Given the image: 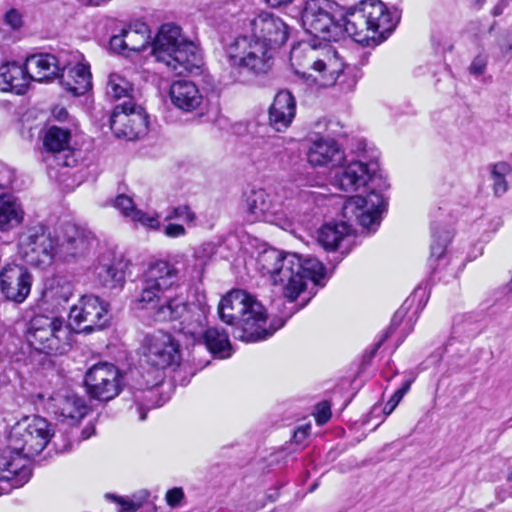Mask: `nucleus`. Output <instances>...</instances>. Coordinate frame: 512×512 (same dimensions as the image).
I'll return each instance as SVG.
<instances>
[{
    "label": "nucleus",
    "instance_id": "f257e3e1",
    "mask_svg": "<svg viewBox=\"0 0 512 512\" xmlns=\"http://www.w3.org/2000/svg\"><path fill=\"white\" fill-rule=\"evenodd\" d=\"M338 5L330 0H307L301 21L304 30L313 37L338 41L347 33L365 46L378 45L395 29L399 14L391 12L381 0H363L336 19Z\"/></svg>",
    "mask_w": 512,
    "mask_h": 512
},
{
    "label": "nucleus",
    "instance_id": "f03ea898",
    "mask_svg": "<svg viewBox=\"0 0 512 512\" xmlns=\"http://www.w3.org/2000/svg\"><path fill=\"white\" fill-rule=\"evenodd\" d=\"M52 436L50 423L40 416H27L16 422L7 446L0 450V481L10 482L12 488L26 484L32 475L31 458L43 451Z\"/></svg>",
    "mask_w": 512,
    "mask_h": 512
},
{
    "label": "nucleus",
    "instance_id": "7ed1b4c3",
    "mask_svg": "<svg viewBox=\"0 0 512 512\" xmlns=\"http://www.w3.org/2000/svg\"><path fill=\"white\" fill-rule=\"evenodd\" d=\"M257 269L269 276L274 285H281L285 298L293 302L305 289L307 281L324 286V265L314 257L283 253L269 247L262 250L256 260Z\"/></svg>",
    "mask_w": 512,
    "mask_h": 512
},
{
    "label": "nucleus",
    "instance_id": "20e7f679",
    "mask_svg": "<svg viewBox=\"0 0 512 512\" xmlns=\"http://www.w3.org/2000/svg\"><path fill=\"white\" fill-rule=\"evenodd\" d=\"M386 205L382 193L374 190L366 196L350 197L342 208L345 221L323 225L317 233L318 244L326 251L339 249L342 253H348L353 238L351 222L355 220L369 232H374L380 225Z\"/></svg>",
    "mask_w": 512,
    "mask_h": 512
},
{
    "label": "nucleus",
    "instance_id": "39448f33",
    "mask_svg": "<svg viewBox=\"0 0 512 512\" xmlns=\"http://www.w3.org/2000/svg\"><path fill=\"white\" fill-rule=\"evenodd\" d=\"M218 315L221 321L235 326V338L247 343L265 340L285 324V320L276 319L267 325L266 309L245 290H232L222 297Z\"/></svg>",
    "mask_w": 512,
    "mask_h": 512
},
{
    "label": "nucleus",
    "instance_id": "423d86ee",
    "mask_svg": "<svg viewBox=\"0 0 512 512\" xmlns=\"http://www.w3.org/2000/svg\"><path fill=\"white\" fill-rule=\"evenodd\" d=\"M151 53L156 61L163 63L178 75L199 69L202 58L197 46L182 35L175 24H163L151 44Z\"/></svg>",
    "mask_w": 512,
    "mask_h": 512
},
{
    "label": "nucleus",
    "instance_id": "0eeeda50",
    "mask_svg": "<svg viewBox=\"0 0 512 512\" xmlns=\"http://www.w3.org/2000/svg\"><path fill=\"white\" fill-rule=\"evenodd\" d=\"M275 49L241 33L225 46V57L230 68L237 73L236 81L248 77L267 75L274 65Z\"/></svg>",
    "mask_w": 512,
    "mask_h": 512
},
{
    "label": "nucleus",
    "instance_id": "6e6552de",
    "mask_svg": "<svg viewBox=\"0 0 512 512\" xmlns=\"http://www.w3.org/2000/svg\"><path fill=\"white\" fill-rule=\"evenodd\" d=\"M290 62L295 74L309 85L332 86L343 70V64L335 56L329 52L320 56L316 46L307 43L292 48Z\"/></svg>",
    "mask_w": 512,
    "mask_h": 512
},
{
    "label": "nucleus",
    "instance_id": "1a4fd4ad",
    "mask_svg": "<svg viewBox=\"0 0 512 512\" xmlns=\"http://www.w3.org/2000/svg\"><path fill=\"white\" fill-rule=\"evenodd\" d=\"M58 236L46 225L26 227L18 238V254L29 265L45 267L57 256Z\"/></svg>",
    "mask_w": 512,
    "mask_h": 512
},
{
    "label": "nucleus",
    "instance_id": "9d476101",
    "mask_svg": "<svg viewBox=\"0 0 512 512\" xmlns=\"http://www.w3.org/2000/svg\"><path fill=\"white\" fill-rule=\"evenodd\" d=\"M71 331L62 318L36 315L30 321L29 342L46 354H63L70 347Z\"/></svg>",
    "mask_w": 512,
    "mask_h": 512
},
{
    "label": "nucleus",
    "instance_id": "9b49d317",
    "mask_svg": "<svg viewBox=\"0 0 512 512\" xmlns=\"http://www.w3.org/2000/svg\"><path fill=\"white\" fill-rule=\"evenodd\" d=\"M179 270L168 261L158 260L148 265L143 273L141 291L137 297L140 308H148L177 285Z\"/></svg>",
    "mask_w": 512,
    "mask_h": 512
},
{
    "label": "nucleus",
    "instance_id": "f8f14e48",
    "mask_svg": "<svg viewBox=\"0 0 512 512\" xmlns=\"http://www.w3.org/2000/svg\"><path fill=\"white\" fill-rule=\"evenodd\" d=\"M109 304L100 297L83 295L69 311L68 327L75 333L89 334L103 329L109 322Z\"/></svg>",
    "mask_w": 512,
    "mask_h": 512
},
{
    "label": "nucleus",
    "instance_id": "ddd939ff",
    "mask_svg": "<svg viewBox=\"0 0 512 512\" xmlns=\"http://www.w3.org/2000/svg\"><path fill=\"white\" fill-rule=\"evenodd\" d=\"M141 361L157 371L177 367L181 361L178 342L168 333L157 331L146 335L140 347Z\"/></svg>",
    "mask_w": 512,
    "mask_h": 512
},
{
    "label": "nucleus",
    "instance_id": "4468645a",
    "mask_svg": "<svg viewBox=\"0 0 512 512\" xmlns=\"http://www.w3.org/2000/svg\"><path fill=\"white\" fill-rule=\"evenodd\" d=\"M242 33L258 42L276 49L286 43L289 36L287 24L277 15L261 11L241 20Z\"/></svg>",
    "mask_w": 512,
    "mask_h": 512
},
{
    "label": "nucleus",
    "instance_id": "2eb2a0df",
    "mask_svg": "<svg viewBox=\"0 0 512 512\" xmlns=\"http://www.w3.org/2000/svg\"><path fill=\"white\" fill-rule=\"evenodd\" d=\"M84 385L87 394L92 399L107 402L117 397L121 392L122 374L111 363H97L85 373Z\"/></svg>",
    "mask_w": 512,
    "mask_h": 512
},
{
    "label": "nucleus",
    "instance_id": "dca6fc26",
    "mask_svg": "<svg viewBox=\"0 0 512 512\" xmlns=\"http://www.w3.org/2000/svg\"><path fill=\"white\" fill-rule=\"evenodd\" d=\"M109 122L116 137L130 141L139 139L148 130V118L143 108L131 101L115 106Z\"/></svg>",
    "mask_w": 512,
    "mask_h": 512
},
{
    "label": "nucleus",
    "instance_id": "f3484780",
    "mask_svg": "<svg viewBox=\"0 0 512 512\" xmlns=\"http://www.w3.org/2000/svg\"><path fill=\"white\" fill-rule=\"evenodd\" d=\"M32 275L23 266L6 265L0 272V292L11 302L23 303L30 294Z\"/></svg>",
    "mask_w": 512,
    "mask_h": 512
},
{
    "label": "nucleus",
    "instance_id": "a211bd4d",
    "mask_svg": "<svg viewBox=\"0 0 512 512\" xmlns=\"http://www.w3.org/2000/svg\"><path fill=\"white\" fill-rule=\"evenodd\" d=\"M378 164L353 161L334 174L333 185L345 192H354L376 178Z\"/></svg>",
    "mask_w": 512,
    "mask_h": 512
},
{
    "label": "nucleus",
    "instance_id": "6ab92c4d",
    "mask_svg": "<svg viewBox=\"0 0 512 512\" xmlns=\"http://www.w3.org/2000/svg\"><path fill=\"white\" fill-rule=\"evenodd\" d=\"M246 220L250 223L267 221L276 215L280 209V203L273 193L265 189H252L245 198Z\"/></svg>",
    "mask_w": 512,
    "mask_h": 512
},
{
    "label": "nucleus",
    "instance_id": "aec40b11",
    "mask_svg": "<svg viewBox=\"0 0 512 512\" xmlns=\"http://www.w3.org/2000/svg\"><path fill=\"white\" fill-rule=\"evenodd\" d=\"M345 153L333 139L319 138L312 142L307 152V161L312 167L340 166Z\"/></svg>",
    "mask_w": 512,
    "mask_h": 512
},
{
    "label": "nucleus",
    "instance_id": "412c9836",
    "mask_svg": "<svg viewBox=\"0 0 512 512\" xmlns=\"http://www.w3.org/2000/svg\"><path fill=\"white\" fill-rule=\"evenodd\" d=\"M31 81H46L59 78L61 71H65L67 64L61 58L49 53H37L25 59Z\"/></svg>",
    "mask_w": 512,
    "mask_h": 512
},
{
    "label": "nucleus",
    "instance_id": "4be33fe9",
    "mask_svg": "<svg viewBox=\"0 0 512 512\" xmlns=\"http://www.w3.org/2000/svg\"><path fill=\"white\" fill-rule=\"evenodd\" d=\"M57 246V256L67 260L84 256L90 249V241L75 225L66 224L63 226L62 236H58Z\"/></svg>",
    "mask_w": 512,
    "mask_h": 512
},
{
    "label": "nucleus",
    "instance_id": "5701e85b",
    "mask_svg": "<svg viewBox=\"0 0 512 512\" xmlns=\"http://www.w3.org/2000/svg\"><path fill=\"white\" fill-rule=\"evenodd\" d=\"M296 114V102L293 95L287 91H279L269 109V124L278 132L286 130Z\"/></svg>",
    "mask_w": 512,
    "mask_h": 512
},
{
    "label": "nucleus",
    "instance_id": "b1692460",
    "mask_svg": "<svg viewBox=\"0 0 512 512\" xmlns=\"http://www.w3.org/2000/svg\"><path fill=\"white\" fill-rule=\"evenodd\" d=\"M209 307L200 303L188 304L183 316L179 319V331L187 338H190L194 343L207 329V315Z\"/></svg>",
    "mask_w": 512,
    "mask_h": 512
},
{
    "label": "nucleus",
    "instance_id": "393cba45",
    "mask_svg": "<svg viewBox=\"0 0 512 512\" xmlns=\"http://www.w3.org/2000/svg\"><path fill=\"white\" fill-rule=\"evenodd\" d=\"M31 82V75L27 66L12 61L0 66V89L4 92H13L17 95L26 93Z\"/></svg>",
    "mask_w": 512,
    "mask_h": 512
},
{
    "label": "nucleus",
    "instance_id": "a878e982",
    "mask_svg": "<svg viewBox=\"0 0 512 512\" xmlns=\"http://www.w3.org/2000/svg\"><path fill=\"white\" fill-rule=\"evenodd\" d=\"M169 94L172 104L184 112L196 110L203 101L198 87L187 80L174 81Z\"/></svg>",
    "mask_w": 512,
    "mask_h": 512
},
{
    "label": "nucleus",
    "instance_id": "bb28decb",
    "mask_svg": "<svg viewBox=\"0 0 512 512\" xmlns=\"http://www.w3.org/2000/svg\"><path fill=\"white\" fill-rule=\"evenodd\" d=\"M53 400L56 408L55 413L67 425L73 426L87 414L88 407L86 402L77 394L67 393L65 395H58Z\"/></svg>",
    "mask_w": 512,
    "mask_h": 512
},
{
    "label": "nucleus",
    "instance_id": "cd10ccee",
    "mask_svg": "<svg viewBox=\"0 0 512 512\" xmlns=\"http://www.w3.org/2000/svg\"><path fill=\"white\" fill-rule=\"evenodd\" d=\"M60 82L75 96L85 94L92 86L89 66L78 63L73 67L67 65L66 70L61 71Z\"/></svg>",
    "mask_w": 512,
    "mask_h": 512
},
{
    "label": "nucleus",
    "instance_id": "c85d7f7f",
    "mask_svg": "<svg viewBox=\"0 0 512 512\" xmlns=\"http://www.w3.org/2000/svg\"><path fill=\"white\" fill-rule=\"evenodd\" d=\"M127 263L114 260L110 263H100L95 267L97 281L110 290H120L125 284Z\"/></svg>",
    "mask_w": 512,
    "mask_h": 512
},
{
    "label": "nucleus",
    "instance_id": "c756f323",
    "mask_svg": "<svg viewBox=\"0 0 512 512\" xmlns=\"http://www.w3.org/2000/svg\"><path fill=\"white\" fill-rule=\"evenodd\" d=\"M196 343L204 344L215 356L225 359L231 356L232 347L227 332L217 327L207 328Z\"/></svg>",
    "mask_w": 512,
    "mask_h": 512
},
{
    "label": "nucleus",
    "instance_id": "7c9ffc66",
    "mask_svg": "<svg viewBox=\"0 0 512 512\" xmlns=\"http://www.w3.org/2000/svg\"><path fill=\"white\" fill-rule=\"evenodd\" d=\"M154 317L157 321H172L179 320L183 313L186 311L188 304L181 296L168 297L166 294L160 299L159 302L151 304L149 307H156Z\"/></svg>",
    "mask_w": 512,
    "mask_h": 512
},
{
    "label": "nucleus",
    "instance_id": "2f4dec72",
    "mask_svg": "<svg viewBox=\"0 0 512 512\" xmlns=\"http://www.w3.org/2000/svg\"><path fill=\"white\" fill-rule=\"evenodd\" d=\"M23 217L24 212L20 204L12 196H0V230L8 231L17 227Z\"/></svg>",
    "mask_w": 512,
    "mask_h": 512
},
{
    "label": "nucleus",
    "instance_id": "473e14b6",
    "mask_svg": "<svg viewBox=\"0 0 512 512\" xmlns=\"http://www.w3.org/2000/svg\"><path fill=\"white\" fill-rule=\"evenodd\" d=\"M70 130L51 126L45 133L43 145L48 153L56 154L68 150Z\"/></svg>",
    "mask_w": 512,
    "mask_h": 512
},
{
    "label": "nucleus",
    "instance_id": "72a5a7b5",
    "mask_svg": "<svg viewBox=\"0 0 512 512\" xmlns=\"http://www.w3.org/2000/svg\"><path fill=\"white\" fill-rule=\"evenodd\" d=\"M512 174V166L504 161L491 165L490 177L492 180V190L496 197L503 196L509 189L507 177Z\"/></svg>",
    "mask_w": 512,
    "mask_h": 512
},
{
    "label": "nucleus",
    "instance_id": "f704fd0d",
    "mask_svg": "<svg viewBox=\"0 0 512 512\" xmlns=\"http://www.w3.org/2000/svg\"><path fill=\"white\" fill-rule=\"evenodd\" d=\"M132 91L131 83L122 75L118 73H111L106 85V94L118 100L123 97H129Z\"/></svg>",
    "mask_w": 512,
    "mask_h": 512
},
{
    "label": "nucleus",
    "instance_id": "c9c22d12",
    "mask_svg": "<svg viewBox=\"0 0 512 512\" xmlns=\"http://www.w3.org/2000/svg\"><path fill=\"white\" fill-rule=\"evenodd\" d=\"M147 32L146 25H142L139 30L124 29L128 51L140 52L145 50L150 44L149 36L146 35Z\"/></svg>",
    "mask_w": 512,
    "mask_h": 512
},
{
    "label": "nucleus",
    "instance_id": "e433bc0d",
    "mask_svg": "<svg viewBox=\"0 0 512 512\" xmlns=\"http://www.w3.org/2000/svg\"><path fill=\"white\" fill-rule=\"evenodd\" d=\"M73 294V287L69 282L57 283L51 286L45 291L44 296L54 301L56 304L61 305L62 303L68 302Z\"/></svg>",
    "mask_w": 512,
    "mask_h": 512
},
{
    "label": "nucleus",
    "instance_id": "4c0bfd02",
    "mask_svg": "<svg viewBox=\"0 0 512 512\" xmlns=\"http://www.w3.org/2000/svg\"><path fill=\"white\" fill-rule=\"evenodd\" d=\"M451 233L448 230H442L439 233L433 232L432 243L430 246V259H441L446 251L447 245L451 241Z\"/></svg>",
    "mask_w": 512,
    "mask_h": 512
},
{
    "label": "nucleus",
    "instance_id": "58836bf2",
    "mask_svg": "<svg viewBox=\"0 0 512 512\" xmlns=\"http://www.w3.org/2000/svg\"><path fill=\"white\" fill-rule=\"evenodd\" d=\"M114 206L122 213L123 216L132 218L134 212L138 209L135 207L132 198L122 194L116 197Z\"/></svg>",
    "mask_w": 512,
    "mask_h": 512
},
{
    "label": "nucleus",
    "instance_id": "ea45409f",
    "mask_svg": "<svg viewBox=\"0 0 512 512\" xmlns=\"http://www.w3.org/2000/svg\"><path fill=\"white\" fill-rule=\"evenodd\" d=\"M196 216L195 213L190 209L187 205H180L177 207L171 208L169 213L166 216V220L172 219H184L189 223H193Z\"/></svg>",
    "mask_w": 512,
    "mask_h": 512
},
{
    "label": "nucleus",
    "instance_id": "a19ab883",
    "mask_svg": "<svg viewBox=\"0 0 512 512\" xmlns=\"http://www.w3.org/2000/svg\"><path fill=\"white\" fill-rule=\"evenodd\" d=\"M131 220L135 223H138L144 227H148L151 229H158L160 227V222L158 221L157 216L149 215L139 209L136 212H134Z\"/></svg>",
    "mask_w": 512,
    "mask_h": 512
},
{
    "label": "nucleus",
    "instance_id": "79ce46f5",
    "mask_svg": "<svg viewBox=\"0 0 512 512\" xmlns=\"http://www.w3.org/2000/svg\"><path fill=\"white\" fill-rule=\"evenodd\" d=\"M488 64V57L483 54H479L472 60L468 71L471 75L480 76L486 71Z\"/></svg>",
    "mask_w": 512,
    "mask_h": 512
},
{
    "label": "nucleus",
    "instance_id": "37998d69",
    "mask_svg": "<svg viewBox=\"0 0 512 512\" xmlns=\"http://www.w3.org/2000/svg\"><path fill=\"white\" fill-rule=\"evenodd\" d=\"M4 23L11 27L13 30L20 29L23 25L22 14L12 8L4 14Z\"/></svg>",
    "mask_w": 512,
    "mask_h": 512
},
{
    "label": "nucleus",
    "instance_id": "c03bdc74",
    "mask_svg": "<svg viewBox=\"0 0 512 512\" xmlns=\"http://www.w3.org/2000/svg\"><path fill=\"white\" fill-rule=\"evenodd\" d=\"M109 44L111 50L117 53H123L128 50L126 37L124 36V29L120 34L112 36Z\"/></svg>",
    "mask_w": 512,
    "mask_h": 512
},
{
    "label": "nucleus",
    "instance_id": "a18cd8bd",
    "mask_svg": "<svg viewBox=\"0 0 512 512\" xmlns=\"http://www.w3.org/2000/svg\"><path fill=\"white\" fill-rule=\"evenodd\" d=\"M183 497H184V492H183L182 488H178V487L172 488V489L168 490L166 493V501H167L168 505L171 507L179 506Z\"/></svg>",
    "mask_w": 512,
    "mask_h": 512
},
{
    "label": "nucleus",
    "instance_id": "49530a36",
    "mask_svg": "<svg viewBox=\"0 0 512 512\" xmlns=\"http://www.w3.org/2000/svg\"><path fill=\"white\" fill-rule=\"evenodd\" d=\"M165 236L169 238H178L186 234V230L183 225L176 223H169L163 229Z\"/></svg>",
    "mask_w": 512,
    "mask_h": 512
},
{
    "label": "nucleus",
    "instance_id": "de8ad7c7",
    "mask_svg": "<svg viewBox=\"0 0 512 512\" xmlns=\"http://www.w3.org/2000/svg\"><path fill=\"white\" fill-rule=\"evenodd\" d=\"M107 497L112 498L120 505L118 512H136L139 508V504L132 501L125 500L114 495H107Z\"/></svg>",
    "mask_w": 512,
    "mask_h": 512
},
{
    "label": "nucleus",
    "instance_id": "09e8293b",
    "mask_svg": "<svg viewBox=\"0 0 512 512\" xmlns=\"http://www.w3.org/2000/svg\"><path fill=\"white\" fill-rule=\"evenodd\" d=\"M331 417L330 406L326 403H322L317 408L316 421L318 424H325Z\"/></svg>",
    "mask_w": 512,
    "mask_h": 512
},
{
    "label": "nucleus",
    "instance_id": "8fccbe9b",
    "mask_svg": "<svg viewBox=\"0 0 512 512\" xmlns=\"http://www.w3.org/2000/svg\"><path fill=\"white\" fill-rule=\"evenodd\" d=\"M400 312L398 311L393 320H392V324L390 326V328L388 329V331L382 336V338L374 345V348L371 350V352L369 353V358H373L375 356V354L377 353L378 349L382 346V344L386 341V339L389 337V334L391 333V330H392V327L396 324V319L398 318Z\"/></svg>",
    "mask_w": 512,
    "mask_h": 512
},
{
    "label": "nucleus",
    "instance_id": "3c124183",
    "mask_svg": "<svg viewBox=\"0 0 512 512\" xmlns=\"http://www.w3.org/2000/svg\"><path fill=\"white\" fill-rule=\"evenodd\" d=\"M311 426L309 424L298 427L293 435L294 441L301 444L309 435Z\"/></svg>",
    "mask_w": 512,
    "mask_h": 512
},
{
    "label": "nucleus",
    "instance_id": "603ef678",
    "mask_svg": "<svg viewBox=\"0 0 512 512\" xmlns=\"http://www.w3.org/2000/svg\"><path fill=\"white\" fill-rule=\"evenodd\" d=\"M401 400H402V397H400L398 394H396L394 392L393 395L390 397V399L385 404V406L383 408V413L385 415H390L394 411V409L397 407V405L400 403Z\"/></svg>",
    "mask_w": 512,
    "mask_h": 512
},
{
    "label": "nucleus",
    "instance_id": "864d4df0",
    "mask_svg": "<svg viewBox=\"0 0 512 512\" xmlns=\"http://www.w3.org/2000/svg\"><path fill=\"white\" fill-rule=\"evenodd\" d=\"M95 433V427L93 424L86 425L81 430V436L77 437V442H80L81 440L89 439L93 434Z\"/></svg>",
    "mask_w": 512,
    "mask_h": 512
},
{
    "label": "nucleus",
    "instance_id": "5fc2aeb1",
    "mask_svg": "<svg viewBox=\"0 0 512 512\" xmlns=\"http://www.w3.org/2000/svg\"><path fill=\"white\" fill-rule=\"evenodd\" d=\"M272 8L286 7L293 3L294 0H264Z\"/></svg>",
    "mask_w": 512,
    "mask_h": 512
},
{
    "label": "nucleus",
    "instance_id": "6e6d98bb",
    "mask_svg": "<svg viewBox=\"0 0 512 512\" xmlns=\"http://www.w3.org/2000/svg\"><path fill=\"white\" fill-rule=\"evenodd\" d=\"M500 48L502 50L506 49V51L512 50V33L507 32L503 37V43H499Z\"/></svg>",
    "mask_w": 512,
    "mask_h": 512
},
{
    "label": "nucleus",
    "instance_id": "4d7b16f0",
    "mask_svg": "<svg viewBox=\"0 0 512 512\" xmlns=\"http://www.w3.org/2000/svg\"><path fill=\"white\" fill-rule=\"evenodd\" d=\"M53 115L55 116V118L59 121H64L67 117H68V112L65 108L63 107H60V108H55L53 110Z\"/></svg>",
    "mask_w": 512,
    "mask_h": 512
},
{
    "label": "nucleus",
    "instance_id": "13d9d810",
    "mask_svg": "<svg viewBox=\"0 0 512 512\" xmlns=\"http://www.w3.org/2000/svg\"><path fill=\"white\" fill-rule=\"evenodd\" d=\"M506 0H501L493 9V15L499 16L503 13L504 8L507 6Z\"/></svg>",
    "mask_w": 512,
    "mask_h": 512
},
{
    "label": "nucleus",
    "instance_id": "bf43d9fd",
    "mask_svg": "<svg viewBox=\"0 0 512 512\" xmlns=\"http://www.w3.org/2000/svg\"><path fill=\"white\" fill-rule=\"evenodd\" d=\"M410 386H411V382L410 381H406L405 383H403V385L400 388H398L395 391V393L403 398L404 395L409 391Z\"/></svg>",
    "mask_w": 512,
    "mask_h": 512
},
{
    "label": "nucleus",
    "instance_id": "052dcab7",
    "mask_svg": "<svg viewBox=\"0 0 512 512\" xmlns=\"http://www.w3.org/2000/svg\"><path fill=\"white\" fill-rule=\"evenodd\" d=\"M85 5L99 6L108 0H80Z\"/></svg>",
    "mask_w": 512,
    "mask_h": 512
},
{
    "label": "nucleus",
    "instance_id": "680f3d73",
    "mask_svg": "<svg viewBox=\"0 0 512 512\" xmlns=\"http://www.w3.org/2000/svg\"><path fill=\"white\" fill-rule=\"evenodd\" d=\"M137 411L139 412V419L141 421L146 419V411L143 406H138Z\"/></svg>",
    "mask_w": 512,
    "mask_h": 512
},
{
    "label": "nucleus",
    "instance_id": "e2e57ef3",
    "mask_svg": "<svg viewBox=\"0 0 512 512\" xmlns=\"http://www.w3.org/2000/svg\"><path fill=\"white\" fill-rule=\"evenodd\" d=\"M71 447H72V443H71V442H69L67 445H64L62 448H60V451H61V452L68 451V450H70V449H71Z\"/></svg>",
    "mask_w": 512,
    "mask_h": 512
},
{
    "label": "nucleus",
    "instance_id": "0e129e2a",
    "mask_svg": "<svg viewBox=\"0 0 512 512\" xmlns=\"http://www.w3.org/2000/svg\"><path fill=\"white\" fill-rule=\"evenodd\" d=\"M8 186H9V182H8V181L3 182V181L0 179V190H4V189H6Z\"/></svg>",
    "mask_w": 512,
    "mask_h": 512
},
{
    "label": "nucleus",
    "instance_id": "69168bd1",
    "mask_svg": "<svg viewBox=\"0 0 512 512\" xmlns=\"http://www.w3.org/2000/svg\"><path fill=\"white\" fill-rule=\"evenodd\" d=\"M149 394L151 395V397L153 396L154 392L153 391H149Z\"/></svg>",
    "mask_w": 512,
    "mask_h": 512
},
{
    "label": "nucleus",
    "instance_id": "338daca9",
    "mask_svg": "<svg viewBox=\"0 0 512 512\" xmlns=\"http://www.w3.org/2000/svg\"><path fill=\"white\" fill-rule=\"evenodd\" d=\"M509 480L512 481V473L509 475Z\"/></svg>",
    "mask_w": 512,
    "mask_h": 512
}]
</instances>
